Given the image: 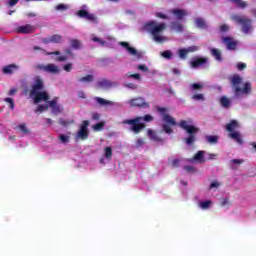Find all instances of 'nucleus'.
<instances>
[{"instance_id":"1","label":"nucleus","mask_w":256,"mask_h":256,"mask_svg":"<svg viewBox=\"0 0 256 256\" xmlns=\"http://www.w3.org/2000/svg\"><path fill=\"white\" fill-rule=\"evenodd\" d=\"M43 89H45L43 79L39 77L35 78L34 84L30 90V97L33 99L35 105H39L42 101L49 103V93L47 91H43Z\"/></svg>"},{"instance_id":"2","label":"nucleus","mask_w":256,"mask_h":256,"mask_svg":"<svg viewBox=\"0 0 256 256\" xmlns=\"http://www.w3.org/2000/svg\"><path fill=\"white\" fill-rule=\"evenodd\" d=\"M154 119L155 118L151 114H146L144 116H137L133 119L123 120L122 123L123 125H130V131H132V133H134L135 135H139V133H141V131H143V129L147 127L145 123H151V121H153ZM141 121H145V123Z\"/></svg>"},{"instance_id":"3","label":"nucleus","mask_w":256,"mask_h":256,"mask_svg":"<svg viewBox=\"0 0 256 256\" xmlns=\"http://www.w3.org/2000/svg\"><path fill=\"white\" fill-rule=\"evenodd\" d=\"M145 31L148 33H151L153 40L156 43H163L164 41H167V38L165 36H161V33L167 29V26L165 23H160L157 25V22L151 21L144 25Z\"/></svg>"},{"instance_id":"4","label":"nucleus","mask_w":256,"mask_h":256,"mask_svg":"<svg viewBox=\"0 0 256 256\" xmlns=\"http://www.w3.org/2000/svg\"><path fill=\"white\" fill-rule=\"evenodd\" d=\"M178 125L189 135L187 138L184 139L186 145H193V143L197 141L196 135L197 133H199V128L193 126L192 120H182L179 122Z\"/></svg>"},{"instance_id":"5","label":"nucleus","mask_w":256,"mask_h":256,"mask_svg":"<svg viewBox=\"0 0 256 256\" xmlns=\"http://www.w3.org/2000/svg\"><path fill=\"white\" fill-rule=\"evenodd\" d=\"M230 82L235 95H249V93H251V82H246L244 87L240 88V85L243 83V78H241L239 74H234L230 78Z\"/></svg>"},{"instance_id":"6","label":"nucleus","mask_w":256,"mask_h":256,"mask_svg":"<svg viewBox=\"0 0 256 256\" xmlns=\"http://www.w3.org/2000/svg\"><path fill=\"white\" fill-rule=\"evenodd\" d=\"M231 19L232 21H234V23L241 26L242 32H244L245 35H249V32L252 31L253 20H251L250 18H247V16L234 14L231 16Z\"/></svg>"},{"instance_id":"7","label":"nucleus","mask_w":256,"mask_h":256,"mask_svg":"<svg viewBox=\"0 0 256 256\" xmlns=\"http://www.w3.org/2000/svg\"><path fill=\"white\" fill-rule=\"evenodd\" d=\"M76 139H80L81 141H87L89 139V121L84 120L79 126V130L76 133Z\"/></svg>"},{"instance_id":"8","label":"nucleus","mask_w":256,"mask_h":256,"mask_svg":"<svg viewBox=\"0 0 256 256\" xmlns=\"http://www.w3.org/2000/svg\"><path fill=\"white\" fill-rule=\"evenodd\" d=\"M156 111H158V113L162 115V119L164 123H167V125H171L172 127H175V125H177V121H175V118L167 114V108L157 106Z\"/></svg>"},{"instance_id":"9","label":"nucleus","mask_w":256,"mask_h":256,"mask_svg":"<svg viewBox=\"0 0 256 256\" xmlns=\"http://www.w3.org/2000/svg\"><path fill=\"white\" fill-rule=\"evenodd\" d=\"M58 101L59 97H55L53 100L48 102L53 115H61V113L65 111L63 106L61 104H58Z\"/></svg>"},{"instance_id":"10","label":"nucleus","mask_w":256,"mask_h":256,"mask_svg":"<svg viewBox=\"0 0 256 256\" xmlns=\"http://www.w3.org/2000/svg\"><path fill=\"white\" fill-rule=\"evenodd\" d=\"M129 105L130 107H140L143 109H149L151 105L145 101V98L143 97H138V98H133L129 100Z\"/></svg>"},{"instance_id":"11","label":"nucleus","mask_w":256,"mask_h":256,"mask_svg":"<svg viewBox=\"0 0 256 256\" xmlns=\"http://www.w3.org/2000/svg\"><path fill=\"white\" fill-rule=\"evenodd\" d=\"M76 15L80 17V19H86V21H91L92 23L97 21V16L95 14L89 13V11L85 9L78 10Z\"/></svg>"},{"instance_id":"12","label":"nucleus","mask_w":256,"mask_h":256,"mask_svg":"<svg viewBox=\"0 0 256 256\" xmlns=\"http://www.w3.org/2000/svg\"><path fill=\"white\" fill-rule=\"evenodd\" d=\"M223 43L226 44V47L229 51H235L237 49V40L233 39L231 36H226L222 38Z\"/></svg>"},{"instance_id":"13","label":"nucleus","mask_w":256,"mask_h":256,"mask_svg":"<svg viewBox=\"0 0 256 256\" xmlns=\"http://www.w3.org/2000/svg\"><path fill=\"white\" fill-rule=\"evenodd\" d=\"M170 13L172 15H174V17L178 21H183V19H185V17H187L189 15L187 10H183V9H172V10H170Z\"/></svg>"},{"instance_id":"14","label":"nucleus","mask_w":256,"mask_h":256,"mask_svg":"<svg viewBox=\"0 0 256 256\" xmlns=\"http://www.w3.org/2000/svg\"><path fill=\"white\" fill-rule=\"evenodd\" d=\"M45 45H49V43H63V36L59 34H54L48 38L42 39Z\"/></svg>"},{"instance_id":"15","label":"nucleus","mask_w":256,"mask_h":256,"mask_svg":"<svg viewBox=\"0 0 256 256\" xmlns=\"http://www.w3.org/2000/svg\"><path fill=\"white\" fill-rule=\"evenodd\" d=\"M17 33H22L23 35H27L29 33H34L35 31V26L31 25V24H26L23 26H19L16 29Z\"/></svg>"},{"instance_id":"16","label":"nucleus","mask_w":256,"mask_h":256,"mask_svg":"<svg viewBox=\"0 0 256 256\" xmlns=\"http://www.w3.org/2000/svg\"><path fill=\"white\" fill-rule=\"evenodd\" d=\"M207 61L208 60L205 57H196L193 58V60L190 62V65L193 69H197L198 67H201V65H205Z\"/></svg>"},{"instance_id":"17","label":"nucleus","mask_w":256,"mask_h":256,"mask_svg":"<svg viewBox=\"0 0 256 256\" xmlns=\"http://www.w3.org/2000/svg\"><path fill=\"white\" fill-rule=\"evenodd\" d=\"M16 71H19V65L17 64H10L4 66L2 69V73H4V75H13Z\"/></svg>"},{"instance_id":"18","label":"nucleus","mask_w":256,"mask_h":256,"mask_svg":"<svg viewBox=\"0 0 256 256\" xmlns=\"http://www.w3.org/2000/svg\"><path fill=\"white\" fill-rule=\"evenodd\" d=\"M228 137H230V139H233V141L238 143V145H243V143H244L243 136L241 135V132H239V131H234V132L229 133Z\"/></svg>"},{"instance_id":"19","label":"nucleus","mask_w":256,"mask_h":256,"mask_svg":"<svg viewBox=\"0 0 256 256\" xmlns=\"http://www.w3.org/2000/svg\"><path fill=\"white\" fill-rule=\"evenodd\" d=\"M147 135L152 141H156V143H163L165 141L163 138L159 137L153 129H148Z\"/></svg>"},{"instance_id":"20","label":"nucleus","mask_w":256,"mask_h":256,"mask_svg":"<svg viewBox=\"0 0 256 256\" xmlns=\"http://www.w3.org/2000/svg\"><path fill=\"white\" fill-rule=\"evenodd\" d=\"M46 73H52V75H59L61 73V70L59 69V66L55 64H48L45 67Z\"/></svg>"},{"instance_id":"21","label":"nucleus","mask_w":256,"mask_h":256,"mask_svg":"<svg viewBox=\"0 0 256 256\" xmlns=\"http://www.w3.org/2000/svg\"><path fill=\"white\" fill-rule=\"evenodd\" d=\"M235 129H239V122L237 120H231L226 125V131H228V133H235Z\"/></svg>"},{"instance_id":"22","label":"nucleus","mask_w":256,"mask_h":256,"mask_svg":"<svg viewBox=\"0 0 256 256\" xmlns=\"http://www.w3.org/2000/svg\"><path fill=\"white\" fill-rule=\"evenodd\" d=\"M210 54L212 55V57H214V59H216V61H223V57L221 56V50L217 48H211Z\"/></svg>"},{"instance_id":"23","label":"nucleus","mask_w":256,"mask_h":256,"mask_svg":"<svg viewBox=\"0 0 256 256\" xmlns=\"http://www.w3.org/2000/svg\"><path fill=\"white\" fill-rule=\"evenodd\" d=\"M95 101L98 105H101L102 107H107V105H113V101L106 100L101 97H96Z\"/></svg>"},{"instance_id":"24","label":"nucleus","mask_w":256,"mask_h":256,"mask_svg":"<svg viewBox=\"0 0 256 256\" xmlns=\"http://www.w3.org/2000/svg\"><path fill=\"white\" fill-rule=\"evenodd\" d=\"M220 104L224 109H229L231 107V100L227 96H222L220 98Z\"/></svg>"},{"instance_id":"25","label":"nucleus","mask_w":256,"mask_h":256,"mask_svg":"<svg viewBox=\"0 0 256 256\" xmlns=\"http://www.w3.org/2000/svg\"><path fill=\"white\" fill-rule=\"evenodd\" d=\"M206 141L210 145H217L219 143V136H217V135H208V136H206Z\"/></svg>"},{"instance_id":"26","label":"nucleus","mask_w":256,"mask_h":256,"mask_svg":"<svg viewBox=\"0 0 256 256\" xmlns=\"http://www.w3.org/2000/svg\"><path fill=\"white\" fill-rule=\"evenodd\" d=\"M171 29H173V31H177L178 33H181L183 32V23L174 21L171 23Z\"/></svg>"},{"instance_id":"27","label":"nucleus","mask_w":256,"mask_h":256,"mask_svg":"<svg viewBox=\"0 0 256 256\" xmlns=\"http://www.w3.org/2000/svg\"><path fill=\"white\" fill-rule=\"evenodd\" d=\"M212 205H213V201H211V200L202 201V202H199V204H198L200 209H203L204 211L207 209H211Z\"/></svg>"},{"instance_id":"28","label":"nucleus","mask_w":256,"mask_h":256,"mask_svg":"<svg viewBox=\"0 0 256 256\" xmlns=\"http://www.w3.org/2000/svg\"><path fill=\"white\" fill-rule=\"evenodd\" d=\"M94 79H95V77L93 75L88 74L84 77L79 78L78 81L80 83H92V81H94Z\"/></svg>"},{"instance_id":"29","label":"nucleus","mask_w":256,"mask_h":256,"mask_svg":"<svg viewBox=\"0 0 256 256\" xmlns=\"http://www.w3.org/2000/svg\"><path fill=\"white\" fill-rule=\"evenodd\" d=\"M195 23L199 29H207V23L203 18H196Z\"/></svg>"},{"instance_id":"30","label":"nucleus","mask_w":256,"mask_h":256,"mask_svg":"<svg viewBox=\"0 0 256 256\" xmlns=\"http://www.w3.org/2000/svg\"><path fill=\"white\" fill-rule=\"evenodd\" d=\"M97 85L101 89H107V87H111L112 83H111V81L104 79V80L98 81Z\"/></svg>"},{"instance_id":"31","label":"nucleus","mask_w":256,"mask_h":256,"mask_svg":"<svg viewBox=\"0 0 256 256\" xmlns=\"http://www.w3.org/2000/svg\"><path fill=\"white\" fill-rule=\"evenodd\" d=\"M70 47H72V49H81V40L71 39L70 40Z\"/></svg>"},{"instance_id":"32","label":"nucleus","mask_w":256,"mask_h":256,"mask_svg":"<svg viewBox=\"0 0 256 256\" xmlns=\"http://www.w3.org/2000/svg\"><path fill=\"white\" fill-rule=\"evenodd\" d=\"M58 123L62 125V127H69V125H73L75 120H65L63 118H59Z\"/></svg>"},{"instance_id":"33","label":"nucleus","mask_w":256,"mask_h":256,"mask_svg":"<svg viewBox=\"0 0 256 256\" xmlns=\"http://www.w3.org/2000/svg\"><path fill=\"white\" fill-rule=\"evenodd\" d=\"M127 51L130 55H133L134 57H138V59H141L142 57L141 53L131 46H129Z\"/></svg>"},{"instance_id":"34","label":"nucleus","mask_w":256,"mask_h":256,"mask_svg":"<svg viewBox=\"0 0 256 256\" xmlns=\"http://www.w3.org/2000/svg\"><path fill=\"white\" fill-rule=\"evenodd\" d=\"M205 155V151H198L194 155V161H199V163H203V157Z\"/></svg>"},{"instance_id":"35","label":"nucleus","mask_w":256,"mask_h":256,"mask_svg":"<svg viewBox=\"0 0 256 256\" xmlns=\"http://www.w3.org/2000/svg\"><path fill=\"white\" fill-rule=\"evenodd\" d=\"M60 143H63L64 145L69 143L71 141V138L65 134H60L58 137Z\"/></svg>"},{"instance_id":"36","label":"nucleus","mask_w":256,"mask_h":256,"mask_svg":"<svg viewBox=\"0 0 256 256\" xmlns=\"http://www.w3.org/2000/svg\"><path fill=\"white\" fill-rule=\"evenodd\" d=\"M104 152L107 159H111V157H113V148H111V146L104 148Z\"/></svg>"},{"instance_id":"37","label":"nucleus","mask_w":256,"mask_h":256,"mask_svg":"<svg viewBox=\"0 0 256 256\" xmlns=\"http://www.w3.org/2000/svg\"><path fill=\"white\" fill-rule=\"evenodd\" d=\"M178 55H179L180 59H187V55H189V53L187 52V48L179 49Z\"/></svg>"},{"instance_id":"38","label":"nucleus","mask_w":256,"mask_h":256,"mask_svg":"<svg viewBox=\"0 0 256 256\" xmlns=\"http://www.w3.org/2000/svg\"><path fill=\"white\" fill-rule=\"evenodd\" d=\"M191 91H201L203 89V84L201 83H193L190 86Z\"/></svg>"},{"instance_id":"39","label":"nucleus","mask_w":256,"mask_h":256,"mask_svg":"<svg viewBox=\"0 0 256 256\" xmlns=\"http://www.w3.org/2000/svg\"><path fill=\"white\" fill-rule=\"evenodd\" d=\"M18 129H20V131L22 133H24V135H29L30 131H29V128H27V125L26 124H20L18 126Z\"/></svg>"},{"instance_id":"40","label":"nucleus","mask_w":256,"mask_h":256,"mask_svg":"<svg viewBox=\"0 0 256 256\" xmlns=\"http://www.w3.org/2000/svg\"><path fill=\"white\" fill-rule=\"evenodd\" d=\"M49 109L48 105H38V107L35 110V113H43V111H47Z\"/></svg>"},{"instance_id":"41","label":"nucleus","mask_w":256,"mask_h":256,"mask_svg":"<svg viewBox=\"0 0 256 256\" xmlns=\"http://www.w3.org/2000/svg\"><path fill=\"white\" fill-rule=\"evenodd\" d=\"M170 124H164L162 126V129L165 133H167V135H171V133H173V128H171V126H169Z\"/></svg>"},{"instance_id":"42","label":"nucleus","mask_w":256,"mask_h":256,"mask_svg":"<svg viewBox=\"0 0 256 256\" xmlns=\"http://www.w3.org/2000/svg\"><path fill=\"white\" fill-rule=\"evenodd\" d=\"M161 55L164 57V59H171L173 57L171 50H165L161 53Z\"/></svg>"},{"instance_id":"43","label":"nucleus","mask_w":256,"mask_h":256,"mask_svg":"<svg viewBox=\"0 0 256 256\" xmlns=\"http://www.w3.org/2000/svg\"><path fill=\"white\" fill-rule=\"evenodd\" d=\"M4 101L9 103L10 109L13 111L15 109V100L13 98H5Z\"/></svg>"},{"instance_id":"44","label":"nucleus","mask_w":256,"mask_h":256,"mask_svg":"<svg viewBox=\"0 0 256 256\" xmlns=\"http://www.w3.org/2000/svg\"><path fill=\"white\" fill-rule=\"evenodd\" d=\"M104 126H105V123L99 122L93 125V129L94 131H101V129H103Z\"/></svg>"},{"instance_id":"45","label":"nucleus","mask_w":256,"mask_h":256,"mask_svg":"<svg viewBox=\"0 0 256 256\" xmlns=\"http://www.w3.org/2000/svg\"><path fill=\"white\" fill-rule=\"evenodd\" d=\"M192 99H194V101H205V96L203 94H194Z\"/></svg>"},{"instance_id":"46","label":"nucleus","mask_w":256,"mask_h":256,"mask_svg":"<svg viewBox=\"0 0 256 256\" xmlns=\"http://www.w3.org/2000/svg\"><path fill=\"white\" fill-rule=\"evenodd\" d=\"M67 9H69V6L66 4H58L56 6V11H67Z\"/></svg>"},{"instance_id":"47","label":"nucleus","mask_w":256,"mask_h":256,"mask_svg":"<svg viewBox=\"0 0 256 256\" xmlns=\"http://www.w3.org/2000/svg\"><path fill=\"white\" fill-rule=\"evenodd\" d=\"M130 79H136V81H141V74H131L127 73L126 74Z\"/></svg>"},{"instance_id":"48","label":"nucleus","mask_w":256,"mask_h":256,"mask_svg":"<svg viewBox=\"0 0 256 256\" xmlns=\"http://www.w3.org/2000/svg\"><path fill=\"white\" fill-rule=\"evenodd\" d=\"M92 41H94L95 43H100V45L102 47H105V44L107 43L106 41L102 40L101 38L99 37H93L92 38Z\"/></svg>"},{"instance_id":"49","label":"nucleus","mask_w":256,"mask_h":256,"mask_svg":"<svg viewBox=\"0 0 256 256\" xmlns=\"http://www.w3.org/2000/svg\"><path fill=\"white\" fill-rule=\"evenodd\" d=\"M186 51L188 53H195L199 51V46H189L188 48H186Z\"/></svg>"},{"instance_id":"50","label":"nucleus","mask_w":256,"mask_h":256,"mask_svg":"<svg viewBox=\"0 0 256 256\" xmlns=\"http://www.w3.org/2000/svg\"><path fill=\"white\" fill-rule=\"evenodd\" d=\"M63 69L66 71V73H71V70L73 69V64L67 63L63 66Z\"/></svg>"},{"instance_id":"51","label":"nucleus","mask_w":256,"mask_h":256,"mask_svg":"<svg viewBox=\"0 0 256 256\" xmlns=\"http://www.w3.org/2000/svg\"><path fill=\"white\" fill-rule=\"evenodd\" d=\"M237 69H238V71H243V70L247 69V64L240 62L237 64Z\"/></svg>"},{"instance_id":"52","label":"nucleus","mask_w":256,"mask_h":256,"mask_svg":"<svg viewBox=\"0 0 256 256\" xmlns=\"http://www.w3.org/2000/svg\"><path fill=\"white\" fill-rule=\"evenodd\" d=\"M137 69H139V71H144L145 73H147V71H149V67H147V65H145V64L138 65Z\"/></svg>"},{"instance_id":"53","label":"nucleus","mask_w":256,"mask_h":256,"mask_svg":"<svg viewBox=\"0 0 256 256\" xmlns=\"http://www.w3.org/2000/svg\"><path fill=\"white\" fill-rule=\"evenodd\" d=\"M179 163H181V160L176 158V159L172 160L171 166L174 167V168H177V167H179Z\"/></svg>"},{"instance_id":"54","label":"nucleus","mask_w":256,"mask_h":256,"mask_svg":"<svg viewBox=\"0 0 256 256\" xmlns=\"http://www.w3.org/2000/svg\"><path fill=\"white\" fill-rule=\"evenodd\" d=\"M220 31L222 33H227V31H229V26L227 24H223L220 26Z\"/></svg>"},{"instance_id":"55","label":"nucleus","mask_w":256,"mask_h":256,"mask_svg":"<svg viewBox=\"0 0 256 256\" xmlns=\"http://www.w3.org/2000/svg\"><path fill=\"white\" fill-rule=\"evenodd\" d=\"M47 66L43 65V64H37L34 66V69H37L38 71H45V68Z\"/></svg>"},{"instance_id":"56","label":"nucleus","mask_w":256,"mask_h":256,"mask_svg":"<svg viewBox=\"0 0 256 256\" xmlns=\"http://www.w3.org/2000/svg\"><path fill=\"white\" fill-rule=\"evenodd\" d=\"M156 17H158L159 19H169V16H167L166 14H163L161 12H157Z\"/></svg>"},{"instance_id":"57","label":"nucleus","mask_w":256,"mask_h":256,"mask_svg":"<svg viewBox=\"0 0 256 256\" xmlns=\"http://www.w3.org/2000/svg\"><path fill=\"white\" fill-rule=\"evenodd\" d=\"M56 61H57L58 63H63V62H65V61H67V56H58V57L56 58Z\"/></svg>"},{"instance_id":"58","label":"nucleus","mask_w":256,"mask_h":256,"mask_svg":"<svg viewBox=\"0 0 256 256\" xmlns=\"http://www.w3.org/2000/svg\"><path fill=\"white\" fill-rule=\"evenodd\" d=\"M221 183L219 181H214L210 184V189H215L217 187H220Z\"/></svg>"},{"instance_id":"59","label":"nucleus","mask_w":256,"mask_h":256,"mask_svg":"<svg viewBox=\"0 0 256 256\" xmlns=\"http://www.w3.org/2000/svg\"><path fill=\"white\" fill-rule=\"evenodd\" d=\"M19 3V0H8L9 7H15Z\"/></svg>"},{"instance_id":"60","label":"nucleus","mask_w":256,"mask_h":256,"mask_svg":"<svg viewBox=\"0 0 256 256\" xmlns=\"http://www.w3.org/2000/svg\"><path fill=\"white\" fill-rule=\"evenodd\" d=\"M231 163L234 165H241L243 163V159H232Z\"/></svg>"},{"instance_id":"61","label":"nucleus","mask_w":256,"mask_h":256,"mask_svg":"<svg viewBox=\"0 0 256 256\" xmlns=\"http://www.w3.org/2000/svg\"><path fill=\"white\" fill-rule=\"evenodd\" d=\"M136 145H137V147H141L142 145H145V140H143L142 138H139L136 141Z\"/></svg>"},{"instance_id":"62","label":"nucleus","mask_w":256,"mask_h":256,"mask_svg":"<svg viewBox=\"0 0 256 256\" xmlns=\"http://www.w3.org/2000/svg\"><path fill=\"white\" fill-rule=\"evenodd\" d=\"M125 87H127L128 89H137V84L128 83L125 84Z\"/></svg>"},{"instance_id":"63","label":"nucleus","mask_w":256,"mask_h":256,"mask_svg":"<svg viewBox=\"0 0 256 256\" xmlns=\"http://www.w3.org/2000/svg\"><path fill=\"white\" fill-rule=\"evenodd\" d=\"M121 47H124L126 50H128L129 46V42H120Z\"/></svg>"},{"instance_id":"64","label":"nucleus","mask_w":256,"mask_h":256,"mask_svg":"<svg viewBox=\"0 0 256 256\" xmlns=\"http://www.w3.org/2000/svg\"><path fill=\"white\" fill-rule=\"evenodd\" d=\"M15 93H17V89L12 88V89L9 90L8 95H15Z\"/></svg>"}]
</instances>
